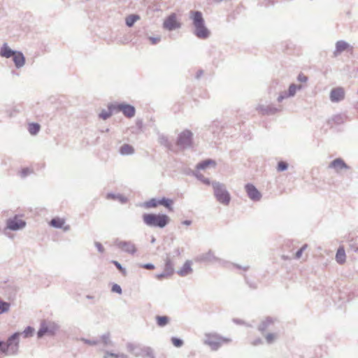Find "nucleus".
I'll use <instances>...</instances> for the list:
<instances>
[{"mask_svg": "<svg viewBox=\"0 0 358 358\" xmlns=\"http://www.w3.org/2000/svg\"><path fill=\"white\" fill-rule=\"evenodd\" d=\"M144 222L150 227H164L169 222V218L166 215L144 214L143 215Z\"/></svg>", "mask_w": 358, "mask_h": 358, "instance_id": "f257e3e1", "label": "nucleus"}, {"mask_svg": "<svg viewBox=\"0 0 358 358\" xmlns=\"http://www.w3.org/2000/svg\"><path fill=\"white\" fill-rule=\"evenodd\" d=\"M20 335V333H15L8 339L6 343L0 342L1 351L7 354L15 353L18 348Z\"/></svg>", "mask_w": 358, "mask_h": 358, "instance_id": "f03ea898", "label": "nucleus"}, {"mask_svg": "<svg viewBox=\"0 0 358 358\" xmlns=\"http://www.w3.org/2000/svg\"><path fill=\"white\" fill-rule=\"evenodd\" d=\"M213 187L217 201L224 205H228L230 201V195L224 188L223 185L219 182H214L213 183Z\"/></svg>", "mask_w": 358, "mask_h": 358, "instance_id": "7ed1b4c3", "label": "nucleus"}, {"mask_svg": "<svg viewBox=\"0 0 358 358\" xmlns=\"http://www.w3.org/2000/svg\"><path fill=\"white\" fill-rule=\"evenodd\" d=\"M108 108L112 112H122L123 114L127 117H132L135 115V108L134 106L124 104V103H116L111 104L108 106Z\"/></svg>", "mask_w": 358, "mask_h": 358, "instance_id": "20e7f679", "label": "nucleus"}, {"mask_svg": "<svg viewBox=\"0 0 358 358\" xmlns=\"http://www.w3.org/2000/svg\"><path fill=\"white\" fill-rule=\"evenodd\" d=\"M57 329V325L54 322H43L41 328L38 331V336L39 338L43 336L45 334H54Z\"/></svg>", "mask_w": 358, "mask_h": 358, "instance_id": "39448f33", "label": "nucleus"}, {"mask_svg": "<svg viewBox=\"0 0 358 358\" xmlns=\"http://www.w3.org/2000/svg\"><path fill=\"white\" fill-rule=\"evenodd\" d=\"M192 134L191 131L186 130L182 131L178 139L177 144L182 148L192 145Z\"/></svg>", "mask_w": 358, "mask_h": 358, "instance_id": "423d86ee", "label": "nucleus"}, {"mask_svg": "<svg viewBox=\"0 0 358 358\" xmlns=\"http://www.w3.org/2000/svg\"><path fill=\"white\" fill-rule=\"evenodd\" d=\"M180 27V23L177 20L176 15H170L164 22V27L169 30H173Z\"/></svg>", "mask_w": 358, "mask_h": 358, "instance_id": "0eeeda50", "label": "nucleus"}, {"mask_svg": "<svg viewBox=\"0 0 358 358\" xmlns=\"http://www.w3.org/2000/svg\"><path fill=\"white\" fill-rule=\"evenodd\" d=\"M25 226V222L21 218L16 216L13 219L8 220L7 227L12 230H17L23 228Z\"/></svg>", "mask_w": 358, "mask_h": 358, "instance_id": "6e6552de", "label": "nucleus"}, {"mask_svg": "<svg viewBox=\"0 0 358 358\" xmlns=\"http://www.w3.org/2000/svg\"><path fill=\"white\" fill-rule=\"evenodd\" d=\"M245 189L248 196L253 201H259L261 197V193L257 189V188L251 184H248L245 186Z\"/></svg>", "mask_w": 358, "mask_h": 358, "instance_id": "1a4fd4ad", "label": "nucleus"}, {"mask_svg": "<svg viewBox=\"0 0 358 358\" xmlns=\"http://www.w3.org/2000/svg\"><path fill=\"white\" fill-rule=\"evenodd\" d=\"M345 92L342 87L333 89L330 94V98L332 101H339L344 99Z\"/></svg>", "mask_w": 358, "mask_h": 358, "instance_id": "9d476101", "label": "nucleus"}, {"mask_svg": "<svg viewBox=\"0 0 358 358\" xmlns=\"http://www.w3.org/2000/svg\"><path fill=\"white\" fill-rule=\"evenodd\" d=\"M329 167L334 169L336 172H340L343 169H348V165L341 158L336 159L331 162Z\"/></svg>", "mask_w": 358, "mask_h": 358, "instance_id": "9b49d317", "label": "nucleus"}, {"mask_svg": "<svg viewBox=\"0 0 358 358\" xmlns=\"http://www.w3.org/2000/svg\"><path fill=\"white\" fill-rule=\"evenodd\" d=\"M220 338L215 335L208 334L205 340V343L210 345L213 349H217L220 345Z\"/></svg>", "mask_w": 358, "mask_h": 358, "instance_id": "f8f14e48", "label": "nucleus"}, {"mask_svg": "<svg viewBox=\"0 0 358 358\" xmlns=\"http://www.w3.org/2000/svg\"><path fill=\"white\" fill-rule=\"evenodd\" d=\"M195 27V34L200 38H206L209 36V31L204 26V23L196 25Z\"/></svg>", "mask_w": 358, "mask_h": 358, "instance_id": "ddd939ff", "label": "nucleus"}, {"mask_svg": "<svg viewBox=\"0 0 358 358\" xmlns=\"http://www.w3.org/2000/svg\"><path fill=\"white\" fill-rule=\"evenodd\" d=\"M352 50V48L349 45V44L343 41H340L336 43V50L334 52V55H337L345 50Z\"/></svg>", "mask_w": 358, "mask_h": 358, "instance_id": "4468645a", "label": "nucleus"}, {"mask_svg": "<svg viewBox=\"0 0 358 358\" xmlns=\"http://www.w3.org/2000/svg\"><path fill=\"white\" fill-rule=\"evenodd\" d=\"M50 225L55 228H62L64 230H68L69 229V226H65V220L62 218L55 217L53 218L50 222Z\"/></svg>", "mask_w": 358, "mask_h": 358, "instance_id": "2eb2a0df", "label": "nucleus"}, {"mask_svg": "<svg viewBox=\"0 0 358 358\" xmlns=\"http://www.w3.org/2000/svg\"><path fill=\"white\" fill-rule=\"evenodd\" d=\"M191 17L193 20V24L194 26L199 25L204 23L203 18L202 17V14L199 11H192L191 12Z\"/></svg>", "mask_w": 358, "mask_h": 358, "instance_id": "dca6fc26", "label": "nucleus"}, {"mask_svg": "<svg viewBox=\"0 0 358 358\" xmlns=\"http://www.w3.org/2000/svg\"><path fill=\"white\" fill-rule=\"evenodd\" d=\"M173 273V268L170 262H167L165 266V270L163 273L157 275L159 280L171 276Z\"/></svg>", "mask_w": 358, "mask_h": 358, "instance_id": "f3484780", "label": "nucleus"}, {"mask_svg": "<svg viewBox=\"0 0 358 358\" xmlns=\"http://www.w3.org/2000/svg\"><path fill=\"white\" fill-rule=\"evenodd\" d=\"M13 58L16 67L20 68L24 64L25 59L22 53L16 52Z\"/></svg>", "mask_w": 358, "mask_h": 358, "instance_id": "a211bd4d", "label": "nucleus"}, {"mask_svg": "<svg viewBox=\"0 0 358 358\" xmlns=\"http://www.w3.org/2000/svg\"><path fill=\"white\" fill-rule=\"evenodd\" d=\"M16 52L13 51L7 44H4L0 50V55L3 57L9 58L13 57Z\"/></svg>", "mask_w": 358, "mask_h": 358, "instance_id": "6ab92c4d", "label": "nucleus"}, {"mask_svg": "<svg viewBox=\"0 0 358 358\" xmlns=\"http://www.w3.org/2000/svg\"><path fill=\"white\" fill-rule=\"evenodd\" d=\"M191 262L187 261L182 266V267L178 271V274L181 276H185L192 271Z\"/></svg>", "mask_w": 358, "mask_h": 358, "instance_id": "aec40b11", "label": "nucleus"}, {"mask_svg": "<svg viewBox=\"0 0 358 358\" xmlns=\"http://www.w3.org/2000/svg\"><path fill=\"white\" fill-rule=\"evenodd\" d=\"M345 252L343 247H340L336 255V259L338 264H343L345 262Z\"/></svg>", "mask_w": 358, "mask_h": 358, "instance_id": "412c9836", "label": "nucleus"}, {"mask_svg": "<svg viewBox=\"0 0 358 358\" xmlns=\"http://www.w3.org/2000/svg\"><path fill=\"white\" fill-rule=\"evenodd\" d=\"M216 165V162L212 159H206L199 164H197L196 169H205L208 167H215Z\"/></svg>", "mask_w": 358, "mask_h": 358, "instance_id": "4be33fe9", "label": "nucleus"}, {"mask_svg": "<svg viewBox=\"0 0 358 358\" xmlns=\"http://www.w3.org/2000/svg\"><path fill=\"white\" fill-rule=\"evenodd\" d=\"M157 324L159 327H164L169 322V317L167 316H157Z\"/></svg>", "mask_w": 358, "mask_h": 358, "instance_id": "5701e85b", "label": "nucleus"}, {"mask_svg": "<svg viewBox=\"0 0 358 358\" xmlns=\"http://www.w3.org/2000/svg\"><path fill=\"white\" fill-rule=\"evenodd\" d=\"M159 205H162L167 208L170 211H173L172 204L173 201L171 199L163 198L162 199L158 201Z\"/></svg>", "mask_w": 358, "mask_h": 358, "instance_id": "b1692460", "label": "nucleus"}, {"mask_svg": "<svg viewBox=\"0 0 358 358\" xmlns=\"http://www.w3.org/2000/svg\"><path fill=\"white\" fill-rule=\"evenodd\" d=\"M133 147L128 144H124L120 148V152L122 155H131L134 152Z\"/></svg>", "mask_w": 358, "mask_h": 358, "instance_id": "393cba45", "label": "nucleus"}, {"mask_svg": "<svg viewBox=\"0 0 358 358\" xmlns=\"http://www.w3.org/2000/svg\"><path fill=\"white\" fill-rule=\"evenodd\" d=\"M40 128H41L40 125L37 123H30L28 125L29 132L31 135L36 134L39 131Z\"/></svg>", "mask_w": 358, "mask_h": 358, "instance_id": "a878e982", "label": "nucleus"}, {"mask_svg": "<svg viewBox=\"0 0 358 358\" xmlns=\"http://www.w3.org/2000/svg\"><path fill=\"white\" fill-rule=\"evenodd\" d=\"M139 19L140 17L138 15H130L126 18V24L128 27H131Z\"/></svg>", "mask_w": 358, "mask_h": 358, "instance_id": "bb28decb", "label": "nucleus"}, {"mask_svg": "<svg viewBox=\"0 0 358 358\" xmlns=\"http://www.w3.org/2000/svg\"><path fill=\"white\" fill-rule=\"evenodd\" d=\"M10 306V305L9 303L4 302L0 299V314L8 311Z\"/></svg>", "mask_w": 358, "mask_h": 358, "instance_id": "cd10ccee", "label": "nucleus"}, {"mask_svg": "<svg viewBox=\"0 0 358 358\" xmlns=\"http://www.w3.org/2000/svg\"><path fill=\"white\" fill-rule=\"evenodd\" d=\"M122 248L130 253H134L136 251V248L134 245L127 243H123Z\"/></svg>", "mask_w": 358, "mask_h": 358, "instance_id": "c85d7f7f", "label": "nucleus"}, {"mask_svg": "<svg viewBox=\"0 0 358 358\" xmlns=\"http://www.w3.org/2000/svg\"><path fill=\"white\" fill-rule=\"evenodd\" d=\"M34 332V329L31 327H28L22 332V334L24 338H29V337H31L33 336Z\"/></svg>", "mask_w": 358, "mask_h": 358, "instance_id": "c756f323", "label": "nucleus"}, {"mask_svg": "<svg viewBox=\"0 0 358 358\" xmlns=\"http://www.w3.org/2000/svg\"><path fill=\"white\" fill-rule=\"evenodd\" d=\"M159 201L155 199H152L148 201H147L145 204V207L146 208H155L157 207L158 205H159V203H158Z\"/></svg>", "mask_w": 358, "mask_h": 358, "instance_id": "7c9ffc66", "label": "nucleus"}, {"mask_svg": "<svg viewBox=\"0 0 358 358\" xmlns=\"http://www.w3.org/2000/svg\"><path fill=\"white\" fill-rule=\"evenodd\" d=\"M104 358H110V357H114V358H128L127 356L124 355H117V354H113V353H109V352H106L104 357Z\"/></svg>", "mask_w": 358, "mask_h": 358, "instance_id": "2f4dec72", "label": "nucleus"}, {"mask_svg": "<svg viewBox=\"0 0 358 358\" xmlns=\"http://www.w3.org/2000/svg\"><path fill=\"white\" fill-rule=\"evenodd\" d=\"M171 342L176 348H180L183 345V341L181 339L175 337L171 338Z\"/></svg>", "mask_w": 358, "mask_h": 358, "instance_id": "473e14b6", "label": "nucleus"}, {"mask_svg": "<svg viewBox=\"0 0 358 358\" xmlns=\"http://www.w3.org/2000/svg\"><path fill=\"white\" fill-rule=\"evenodd\" d=\"M301 86L297 87L292 84L289 87V96H294L298 89H300Z\"/></svg>", "mask_w": 358, "mask_h": 358, "instance_id": "72a5a7b5", "label": "nucleus"}, {"mask_svg": "<svg viewBox=\"0 0 358 358\" xmlns=\"http://www.w3.org/2000/svg\"><path fill=\"white\" fill-rule=\"evenodd\" d=\"M287 169V164L285 162H280L278 164L277 169L278 171H282Z\"/></svg>", "mask_w": 358, "mask_h": 358, "instance_id": "f704fd0d", "label": "nucleus"}, {"mask_svg": "<svg viewBox=\"0 0 358 358\" xmlns=\"http://www.w3.org/2000/svg\"><path fill=\"white\" fill-rule=\"evenodd\" d=\"M112 262L124 275L127 274L126 270L121 266V264L118 262L113 261Z\"/></svg>", "mask_w": 358, "mask_h": 358, "instance_id": "c9c22d12", "label": "nucleus"}, {"mask_svg": "<svg viewBox=\"0 0 358 358\" xmlns=\"http://www.w3.org/2000/svg\"><path fill=\"white\" fill-rule=\"evenodd\" d=\"M111 291L113 292H115V293H117L119 294H122V289H121L120 286L118 285L117 284L113 285L112 288H111Z\"/></svg>", "mask_w": 358, "mask_h": 358, "instance_id": "e433bc0d", "label": "nucleus"}, {"mask_svg": "<svg viewBox=\"0 0 358 358\" xmlns=\"http://www.w3.org/2000/svg\"><path fill=\"white\" fill-rule=\"evenodd\" d=\"M113 113H115V112H112L108 109V112L103 111L100 114V117H102L103 120H106Z\"/></svg>", "mask_w": 358, "mask_h": 358, "instance_id": "4c0bfd02", "label": "nucleus"}, {"mask_svg": "<svg viewBox=\"0 0 358 358\" xmlns=\"http://www.w3.org/2000/svg\"><path fill=\"white\" fill-rule=\"evenodd\" d=\"M276 336L274 334H268L266 336V340L268 343H271L275 339Z\"/></svg>", "mask_w": 358, "mask_h": 358, "instance_id": "58836bf2", "label": "nucleus"}, {"mask_svg": "<svg viewBox=\"0 0 358 358\" xmlns=\"http://www.w3.org/2000/svg\"><path fill=\"white\" fill-rule=\"evenodd\" d=\"M298 80L300 82L306 83L308 80V78L303 73H300L298 76Z\"/></svg>", "mask_w": 358, "mask_h": 358, "instance_id": "ea45409f", "label": "nucleus"}, {"mask_svg": "<svg viewBox=\"0 0 358 358\" xmlns=\"http://www.w3.org/2000/svg\"><path fill=\"white\" fill-rule=\"evenodd\" d=\"M306 247V245L303 246L300 250H299L296 252V258L299 259L301 257L302 252L305 250Z\"/></svg>", "mask_w": 358, "mask_h": 358, "instance_id": "a19ab883", "label": "nucleus"}, {"mask_svg": "<svg viewBox=\"0 0 358 358\" xmlns=\"http://www.w3.org/2000/svg\"><path fill=\"white\" fill-rule=\"evenodd\" d=\"M196 177L201 180L203 183L210 185V180L208 179L204 178L203 177H201V176L196 175Z\"/></svg>", "mask_w": 358, "mask_h": 358, "instance_id": "79ce46f5", "label": "nucleus"}, {"mask_svg": "<svg viewBox=\"0 0 358 358\" xmlns=\"http://www.w3.org/2000/svg\"><path fill=\"white\" fill-rule=\"evenodd\" d=\"M142 267L144 268H146V269H150V270H152V269L155 268L154 265L151 264H144V265L142 266Z\"/></svg>", "mask_w": 358, "mask_h": 358, "instance_id": "37998d69", "label": "nucleus"}, {"mask_svg": "<svg viewBox=\"0 0 358 358\" xmlns=\"http://www.w3.org/2000/svg\"><path fill=\"white\" fill-rule=\"evenodd\" d=\"M150 41L152 44H156L160 41L159 38H150Z\"/></svg>", "mask_w": 358, "mask_h": 358, "instance_id": "c03bdc74", "label": "nucleus"}, {"mask_svg": "<svg viewBox=\"0 0 358 358\" xmlns=\"http://www.w3.org/2000/svg\"><path fill=\"white\" fill-rule=\"evenodd\" d=\"M183 224H186V225H189L191 224V221H188V220L184 221Z\"/></svg>", "mask_w": 358, "mask_h": 358, "instance_id": "a18cd8bd", "label": "nucleus"}]
</instances>
